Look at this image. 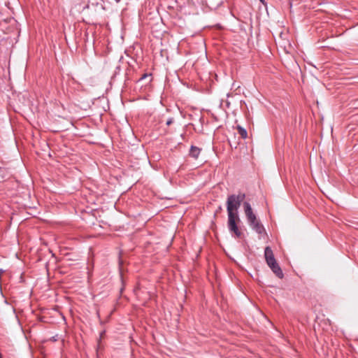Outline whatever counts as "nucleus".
<instances>
[{
  "mask_svg": "<svg viewBox=\"0 0 358 358\" xmlns=\"http://www.w3.org/2000/svg\"><path fill=\"white\" fill-rule=\"evenodd\" d=\"M245 197V194H232L228 196L227 201V210L228 213V227L236 236L239 237L241 232L236 224V220H238L237 210L239 208L241 202Z\"/></svg>",
  "mask_w": 358,
  "mask_h": 358,
  "instance_id": "obj_1",
  "label": "nucleus"
},
{
  "mask_svg": "<svg viewBox=\"0 0 358 358\" xmlns=\"http://www.w3.org/2000/svg\"><path fill=\"white\" fill-rule=\"evenodd\" d=\"M244 211L249 223V225L255 230L257 234H262L264 233L265 229L263 225L257 220L256 215L253 213L250 204L248 202L243 203Z\"/></svg>",
  "mask_w": 358,
  "mask_h": 358,
  "instance_id": "obj_2",
  "label": "nucleus"
},
{
  "mask_svg": "<svg viewBox=\"0 0 358 358\" xmlns=\"http://www.w3.org/2000/svg\"><path fill=\"white\" fill-rule=\"evenodd\" d=\"M264 256L268 266L273 265L276 262L271 248H265Z\"/></svg>",
  "mask_w": 358,
  "mask_h": 358,
  "instance_id": "obj_3",
  "label": "nucleus"
},
{
  "mask_svg": "<svg viewBox=\"0 0 358 358\" xmlns=\"http://www.w3.org/2000/svg\"><path fill=\"white\" fill-rule=\"evenodd\" d=\"M268 266L278 278H279L280 279L283 278V277H284L283 272H282L281 268L280 267L279 264H278V262H275L273 265H270Z\"/></svg>",
  "mask_w": 358,
  "mask_h": 358,
  "instance_id": "obj_4",
  "label": "nucleus"
},
{
  "mask_svg": "<svg viewBox=\"0 0 358 358\" xmlns=\"http://www.w3.org/2000/svg\"><path fill=\"white\" fill-rule=\"evenodd\" d=\"M201 150L195 146H192L189 151V155L191 157L196 159L198 158L199 154H200Z\"/></svg>",
  "mask_w": 358,
  "mask_h": 358,
  "instance_id": "obj_5",
  "label": "nucleus"
},
{
  "mask_svg": "<svg viewBox=\"0 0 358 358\" xmlns=\"http://www.w3.org/2000/svg\"><path fill=\"white\" fill-rule=\"evenodd\" d=\"M237 129L238 131V134L241 136L243 138H246L248 136L247 131L241 126H237Z\"/></svg>",
  "mask_w": 358,
  "mask_h": 358,
  "instance_id": "obj_6",
  "label": "nucleus"
},
{
  "mask_svg": "<svg viewBox=\"0 0 358 358\" xmlns=\"http://www.w3.org/2000/svg\"><path fill=\"white\" fill-rule=\"evenodd\" d=\"M172 122H173V119L170 118L169 120H167L166 124L170 125L171 124H172Z\"/></svg>",
  "mask_w": 358,
  "mask_h": 358,
  "instance_id": "obj_7",
  "label": "nucleus"
},
{
  "mask_svg": "<svg viewBox=\"0 0 358 358\" xmlns=\"http://www.w3.org/2000/svg\"><path fill=\"white\" fill-rule=\"evenodd\" d=\"M119 255H120V256L121 255V252H119ZM119 259H120V257H119ZM119 261H120V264H121V263H122L121 259H120Z\"/></svg>",
  "mask_w": 358,
  "mask_h": 358,
  "instance_id": "obj_8",
  "label": "nucleus"
},
{
  "mask_svg": "<svg viewBox=\"0 0 358 358\" xmlns=\"http://www.w3.org/2000/svg\"><path fill=\"white\" fill-rule=\"evenodd\" d=\"M224 252L226 253V255H227L228 257H229L231 259H232L229 255L228 253L224 250Z\"/></svg>",
  "mask_w": 358,
  "mask_h": 358,
  "instance_id": "obj_9",
  "label": "nucleus"
},
{
  "mask_svg": "<svg viewBox=\"0 0 358 358\" xmlns=\"http://www.w3.org/2000/svg\"><path fill=\"white\" fill-rule=\"evenodd\" d=\"M69 248H66V247H64V248H62L63 250H66V249H68Z\"/></svg>",
  "mask_w": 358,
  "mask_h": 358,
  "instance_id": "obj_10",
  "label": "nucleus"
},
{
  "mask_svg": "<svg viewBox=\"0 0 358 358\" xmlns=\"http://www.w3.org/2000/svg\"><path fill=\"white\" fill-rule=\"evenodd\" d=\"M260 1L264 4V0H260Z\"/></svg>",
  "mask_w": 358,
  "mask_h": 358,
  "instance_id": "obj_11",
  "label": "nucleus"
},
{
  "mask_svg": "<svg viewBox=\"0 0 358 358\" xmlns=\"http://www.w3.org/2000/svg\"><path fill=\"white\" fill-rule=\"evenodd\" d=\"M0 358H3L1 353L0 352Z\"/></svg>",
  "mask_w": 358,
  "mask_h": 358,
  "instance_id": "obj_12",
  "label": "nucleus"
}]
</instances>
